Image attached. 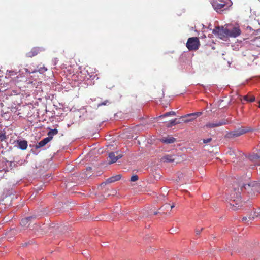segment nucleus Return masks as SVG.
Wrapping results in <instances>:
<instances>
[{"label":"nucleus","instance_id":"6e6552de","mask_svg":"<svg viewBox=\"0 0 260 260\" xmlns=\"http://www.w3.org/2000/svg\"><path fill=\"white\" fill-rule=\"evenodd\" d=\"M45 51V49L40 47H35L31 50L26 54V56L27 57H33L42 52Z\"/></svg>","mask_w":260,"mask_h":260},{"label":"nucleus","instance_id":"c85d7f7f","mask_svg":"<svg viewBox=\"0 0 260 260\" xmlns=\"http://www.w3.org/2000/svg\"><path fill=\"white\" fill-rule=\"evenodd\" d=\"M108 103H109V101L108 100H106L104 102L99 104L98 106L106 105Z\"/></svg>","mask_w":260,"mask_h":260},{"label":"nucleus","instance_id":"72a5a7b5","mask_svg":"<svg viewBox=\"0 0 260 260\" xmlns=\"http://www.w3.org/2000/svg\"><path fill=\"white\" fill-rule=\"evenodd\" d=\"M259 107L260 108V101L259 102Z\"/></svg>","mask_w":260,"mask_h":260},{"label":"nucleus","instance_id":"1a4fd4ad","mask_svg":"<svg viewBox=\"0 0 260 260\" xmlns=\"http://www.w3.org/2000/svg\"><path fill=\"white\" fill-rule=\"evenodd\" d=\"M228 28L223 27H216L213 31L214 34H217L218 36L222 37H228Z\"/></svg>","mask_w":260,"mask_h":260},{"label":"nucleus","instance_id":"f8f14e48","mask_svg":"<svg viewBox=\"0 0 260 260\" xmlns=\"http://www.w3.org/2000/svg\"><path fill=\"white\" fill-rule=\"evenodd\" d=\"M51 140V138H45L42 140L37 143L35 145V148L36 149L40 148L43 146H44L46 144H47Z\"/></svg>","mask_w":260,"mask_h":260},{"label":"nucleus","instance_id":"7ed1b4c3","mask_svg":"<svg viewBox=\"0 0 260 260\" xmlns=\"http://www.w3.org/2000/svg\"><path fill=\"white\" fill-rule=\"evenodd\" d=\"M200 45L199 39L197 37L189 38L186 43V47L190 51L198 50Z\"/></svg>","mask_w":260,"mask_h":260},{"label":"nucleus","instance_id":"aec40b11","mask_svg":"<svg viewBox=\"0 0 260 260\" xmlns=\"http://www.w3.org/2000/svg\"><path fill=\"white\" fill-rule=\"evenodd\" d=\"M58 133V130L57 129H51L47 134L48 138H51V140L53 138V136L56 135Z\"/></svg>","mask_w":260,"mask_h":260},{"label":"nucleus","instance_id":"393cba45","mask_svg":"<svg viewBox=\"0 0 260 260\" xmlns=\"http://www.w3.org/2000/svg\"><path fill=\"white\" fill-rule=\"evenodd\" d=\"M138 176L137 175H133L131 178V181L132 182L136 181L138 180Z\"/></svg>","mask_w":260,"mask_h":260},{"label":"nucleus","instance_id":"b1692460","mask_svg":"<svg viewBox=\"0 0 260 260\" xmlns=\"http://www.w3.org/2000/svg\"><path fill=\"white\" fill-rule=\"evenodd\" d=\"M6 139L5 133H0V141H3Z\"/></svg>","mask_w":260,"mask_h":260},{"label":"nucleus","instance_id":"f3484780","mask_svg":"<svg viewBox=\"0 0 260 260\" xmlns=\"http://www.w3.org/2000/svg\"><path fill=\"white\" fill-rule=\"evenodd\" d=\"M18 147L23 150H26L27 148V141L26 140H18Z\"/></svg>","mask_w":260,"mask_h":260},{"label":"nucleus","instance_id":"cd10ccee","mask_svg":"<svg viewBox=\"0 0 260 260\" xmlns=\"http://www.w3.org/2000/svg\"><path fill=\"white\" fill-rule=\"evenodd\" d=\"M212 140V138H208V139H203V142L204 143H209Z\"/></svg>","mask_w":260,"mask_h":260},{"label":"nucleus","instance_id":"a211bd4d","mask_svg":"<svg viewBox=\"0 0 260 260\" xmlns=\"http://www.w3.org/2000/svg\"><path fill=\"white\" fill-rule=\"evenodd\" d=\"M120 178L121 175L120 174L116 175L108 178L106 180V182L108 183H113L115 181H118Z\"/></svg>","mask_w":260,"mask_h":260},{"label":"nucleus","instance_id":"4be33fe9","mask_svg":"<svg viewBox=\"0 0 260 260\" xmlns=\"http://www.w3.org/2000/svg\"><path fill=\"white\" fill-rule=\"evenodd\" d=\"M176 115V113L174 111H170L162 115H161L160 117H167L169 116H175Z\"/></svg>","mask_w":260,"mask_h":260},{"label":"nucleus","instance_id":"423d86ee","mask_svg":"<svg viewBox=\"0 0 260 260\" xmlns=\"http://www.w3.org/2000/svg\"><path fill=\"white\" fill-rule=\"evenodd\" d=\"M228 0H213L212 5L217 12L221 11L225 6Z\"/></svg>","mask_w":260,"mask_h":260},{"label":"nucleus","instance_id":"473e14b6","mask_svg":"<svg viewBox=\"0 0 260 260\" xmlns=\"http://www.w3.org/2000/svg\"><path fill=\"white\" fill-rule=\"evenodd\" d=\"M157 214V212H155L154 215H156Z\"/></svg>","mask_w":260,"mask_h":260},{"label":"nucleus","instance_id":"5701e85b","mask_svg":"<svg viewBox=\"0 0 260 260\" xmlns=\"http://www.w3.org/2000/svg\"><path fill=\"white\" fill-rule=\"evenodd\" d=\"M176 119H175L174 120H172L170 121V123L168 124L167 127H171L173 125H175L177 123H179V122H176Z\"/></svg>","mask_w":260,"mask_h":260},{"label":"nucleus","instance_id":"39448f33","mask_svg":"<svg viewBox=\"0 0 260 260\" xmlns=\"http://www.w3.org/2000/svg\"><path fill=\"white\" fill-rule=\"evenodd\" d=\"M239 186L241 187V190H242L243 188L246 190H248V191L250 189L251 191H255L260 193V183H251L250 184H245L244 183L240 182L239 183Z\"/></svg>","mask_w":260,"mask_h":260},{"label":"nucleus","instance_id":"2eb2a0df","mask_svg":"<svg viewBox=\"0 0 260 260\" xmlns=\"http://www.w3.org/2000/svg\"><path fill=\"white\" fill-rule=\"evenodd\" d=\"M174 206V204L170 206L169 204H165L159 209L161 213L165 214L167 213V212H165V210H166L167 212H169Z\"/></svg>","mask_w":260,"mask_h":260},{"label":"nucleus","instance_id":"f03ea898","mask_svg":"<svg viewBox=\"0 0 260 260\" xmlns=\"http://www.w3.org/2000/svg\"><path fill=\"white\" fill-rule=\"evenodd\" d=\"M252 129L250 127H241L237 129L231 131L226 135L228 138H233L239 137L247 132H251Z\"/></svg>","mask_w":260,"mask_h":260},{"label":"nucleus","instance_id":"2f4dec72","mask_svg":"<svg viewBox=\"0 0 260 260\" xmlns=\"http://www.w3.org/2000/svg\"><path fill=\"white\" fill-rule=\"evenodd\" d=\"M27 245V244L26 243L24 244V246H26Z\"/></svg>","mask_w":260,"mask_h":260},{"label":"nucleus","instance_id":"dca6fc26","mask_svg":"<svg viewBox=\"0 0 260 260\" xmlns=\"http://www.w3.org/2000/svg\"><path fill=\"white\" fill-rule=\"evenodd\" d=\"M176 141V139L173 137L168 136L164 137L160 139V141L165 144H171Z\"/></svg>","mask_w":260,"mask_h":260},{"label":"nucleus","instance_id":"bb28decb","mask_svg":"<svg viewBox=\"0 0 260 260\" xmlns=\"http://www.w3.org/2000/svg\"><path fill=\"white\" fill-rule=\"evenodd\" d=\"M252 159L260 160V155H258L257 154L253 155L252 156Z\"/></svg>","mask_w":260,"mask_h":260},{"label":"nucleus","instance_id":"f257e3e1","mask_svg":"<svg viewBox=\"0 0 260 260\" xmlns=\"http://www.w3.org/2000/svg\"><path fill=\"white\" fill-rule=\"evenodd\" d=\"M227 201L230 206V208L236 211L241 208L242 206V203L241 201V197L239 189L237 191L236 189L234 188L230 193L229 197L227 198Z\"/></svg>","mask_w":260,"mask_h":260},{"label":"nucleus","instance_id":"f704fd0d","mask_svg":"<svg viewBox=\"0 0 260 260\" xmlns=\"http://www.w3.org/2000/svg\"><path fill=\"white\" fill-rule=\"evenodd\" d=\"M240 100L242 101L241 96H240Z\"/></svg>","mask_w":260,"mask_h":260},{"label":"nucleus","instance_id":"a878e982","mask_svg":"<svg viewBox=\"0 0 260 260\" xmlns=\"http://www.w3.org/2000/svg\"><path fill=\"white\" fill-rule=\"evenodd\" d=\"M203 228H201L200 229H199V228H197L196 230H195V232H196V234L197 235H199L201 232L203 231Z\"/></svg>","mask_w":260,"mask_h":260},{"label":"nucleus","instance_id":"ddd939ff","mask_svg":"<svg viewBox=\"0 0 260 260\" xmlns=\"http://www.w3.org/2000/svg\"><path fill=\"white\" fill-rule=\"evenodd\" d=\"M201 114H202L201 112H196V113L188 114L186 115L185 116H184L183 117H190L191 118L190 119H188L184 120V122L185 123H187L190 121H191L193 120L194 119H196L197 116H200Z\"/></svg>","mask_w":260,"mask_h":260},{"label":"nucleus","instance_id":"20e7f679","mask_svg":"<svg viewBox=\"0 0 260 260\" xmlns=\"http://www.w3.org/2000/svg\"><path fill=\"white\" fill-rule=\"evenodd\" d=\"M161 160L164 162L178 164L180 163L182 160V159L178 155L166 154L163 156Z\"/></svg>","mask_w":260,"mask_h":260},{"label":"nucleus","instance_id":"9d476101","mask_svg":"<svg viewBox=\"0 0 260 260\" xmlns=\"http://www.w3.org/2000/svg\"><path fill=\"white\" fill-rule=\"evenodd\" d=\"M241 34V30L238 27H233L232 28H228V37H236Z\"/></svg>","mask_w":260,"mask_h":260},{"label":"nucleus","instance_id":"0eeeda50","mask_svg":"<svg viewBox=\"0 0 260 260\" xmlns=\"http://www.w3.org/2000/svg\"><path fill=\"white\" fill-rule=\"evenodd\" d=\"M229 123V122L227 119H223L218 122L207 123L205 126L207 128H214L226 125Z\"/></svg>","mask_w":260,"mask_h":260},{"label":"nucleus","instance_id":"9b49d317","mask_svg":"<svg viewBox=\"0 0 260 260\" xmlns=\"http://www.w3.org/2000/svg\"><path fill=\"white\" fill-rule=\"evenodd\" d=\"M116 155L115 152H111L109 154V164H113L118 159L122 157V154H118V152H116Z\"/></svg>","mask_w":260,"mask_h":260},{"label":"nucleus","instance_id":"6ab92c4d","mask_svg":"<svg viewBox=\"0 0 260 260\" xmlns=\"http://www.w3.org/2000/svg\"><path fill=\"white\" fill-rule=\"evenodd\" d=\"M31 218H34L33 217L30 216L27 217L24 219H22L20 222V224L22 226H25L28 223V222L30 220Z\"/></svg>","mask_w":260,"mask_h":260},{"label":"nucleus","instance_id":"412c9836","mask_svg":"<svg viewBox=\"0 0 260 260\" xmlns=\"http://www.w3.org/2000/svg\"><path fill=\"white\" fill-rule=\"evenodd\" d=\"M243 99L247 102H252L254 101L255 98L252 95L249 96L248 95H246L243 96Z\"/></svg>","mask_w":260,"mask_h":260},{"label":"nucleus","instance_id":"c756f323","mask_svg":"<svg viewBox=\"0 0 260 260\" xmlns=\"http://www.w3.org/2000/svg\"><path fill=\"white\" fill-rule=\"evenodd\" d=\"M39 72H44V71H47V69L45 67H43V68H42V69H41V68L39 70Z\"/></svg>","mask_w":260,"mask_h":260},{"label":"nucleus","instance_id":"7c9ffc66","mask_svg":"<svg viewBox=\"0 0 260 260\" xmlns=\"http://www.w3.org/2000/svg\"><path fill=\"white\" fill-rule=\"evenodd\" d=\"M247 220V217H243L242 218V221H246Z\"/></svg>","mask_w":260,"mask_h":260},{"label":"nucleus","instance_id":"4468645a","mask_svg":"<svg viewBox=\"0 0 260 260\" xmlns=\"http://www.w3.org/2000/svg\"><path fill=\"white\" fill-rule=\"evenodd\" d=\"M255 217H260V208H258L254 211H251L249 215L248 219L249 220H253Z\"/></svg>","mask_w":260,"mask_h":260}]
</instances>
